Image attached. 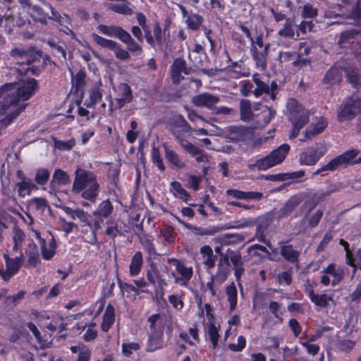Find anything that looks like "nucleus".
<instances>
[{"mask_svg": "<svg viewBox=\"0 0 361 361\" xmlns=\"http://www.w3.org/2000/svg\"><path fill=\"white\" fill-rule=\"evenodd\" d=\"M37 88L34 78H23L13 83H7L0 88V109L3 103L9 104L11 99L26 101L32 97Z\"/></svg>", "mask_w": 361, "mask_h": 361, "instance_id": "nucleus-1", "label": "nucleus"}, {"mask_svg": "<svg viewBox=\"0 0 361 361\" xmlns=\"http://www.w3.org/2000/svg\"><path fill=\"white\" fill-rule=\"evenodd\" d=\"M99 183L96 175L90 171L78 167L75 171L72 191L79 194L82 198L94 202L99 190Z\"/></svg>", "mask_w": 361, "mask_h": 361, "instance_id": "nucleus-2", "label": "nucleus"}, {"mask_svg": "<svg viewBox=\"0 0 361 361\" xmlns=\"http://www.w3.org/2000/svg\"><path fill=\"white\" fill-rule=\"evenodd\" d=\"M286 107L289 120L293 126L290 138L293 139L298 135L300 129L308 122L310 112L297 100L292 98L288 100Z\"/></svg>", "mask_w": 361, "mask_h": 361, "instance_id": "nucleus-3", "label": "nucleus"}, {"mask_svg": "<svg viewBox=\"0 0 361 361\" xmlns=\"http://www.w3.org/2000/svg\"><path fill=\"white\" fill-rule=\"evenodd\" d=\"M289 150L290 146L287 144H283L278 148L272 150L268 155L257 159L255 164H249V168L258 171L268 170L281 164L286 159Z\"/></svg>", "mask_w": 361, "mask_h": 361, "instance_id": "nucleus-4", "label": "nucleus"}, {"mask_svg": "<svg viewBox=\"0 0 361 361\" xmlns=\"http://www.w3.org/2000/svg\"><path fill=\"white\" fill-rule=\"evenodd\" d=\"M240 118L244 121H250L255 116V111H261L264 118L262 126L268 124L275 116L276 111L259 103L251 104L247 99H243L240 103Z\"/></svg>", "mask_w": 361, "mask_h": 361, "instance_id": "nucleus-5", "label": "nucleus"}, {"mask_svg": "<svg viewBox=\"0 0 361 361\" xmlns=\"http://www.w3.org/2000/svg\"><path fill=\"white\" fill-rule=\"evenodd\" d=\"M25 101H17V99H11L9 104L3 103V107L0 109V115L6 116L0 120V135L2 131L9 126L13 120L25 109Z\"/></svg>", "mask_w": 361, "mask_h": 361, "instance_id": "nucleus-6", "label": "nucleus"}, {"mask_svg": "<svg viewBox=\"0 0 361 361\" xmlns=\"http://www.w3.org/2000/svg\"><path fill=\"white\" fill-rule=\"evenodd\" d=\"M358 114H361V99L357 96H353L347 99L339 108L338 119L341 122L350 120Z\"/></svg>", "mask_w": 361, "mask_h": 361, "instance_id": "nucleus-7", "label": "nucleus"}, {"mask_svg": "<svg viewBox=\"0 0 361 361\" xmlns=\"http://www.w3.org/2000/svg\"><path fill=\"white\" fill-rule=\"evenodd\" d=\"M4 259L6 268H0V276L4 281H8L18 272L23 262V254L20 252L18 256L11 257L8 254L4 253Z\"/></svg>", "mask_w": 361, "mask_h": 361, "instance_id": "nucleus-8", "label": "nucleus"}, {"mask_svg": "<svg viewBox=\"0 0 361 361\" xmlns=\"http://www.w3.org/2000/svg\"><path fill=\"white\" fill-rule=\"evenodd\" d=\"M49 207L48 203L45 199L42 197H35L27 201L25 214L28 221H25L27 224L32 225L34 223L33 216H40Z\"/></svg>", "mask_w": 361, "mask_h": 361, "instance_id": "nucleus-9", "label": "nucleus"}, {"mask_svg": "<svg viewBox=\"0 0 361 361\" xmlns=\"http://www.w3.org/2000/svg\"><path fill=\"white\" fill-rule=\"evenodd\" d=\"M11 55L16 61V63L20 66H26L21 68H16L17 71L20 72V75L23 73H26L30 71L32 74L35 73L33 66H30V63L35 60V56L32 55V51H21L16 49L11 52Z\"/></svg>", "mask_w": 361, "mask_h": 361, "instance_id": "nucleus-10", "label": "nucleus"}, {"mask_svg": "<svg viewBox=\"0 0 361 361\" xmlns=\"http://www.w3.org/2000/svg\"><path fill=\"white\" fill-rule=\"evenodd\" d=\"M323 274L321 277V283L324 286H335L338 285L343 279V269L335 264H329L324 269Z\"/></svg>", "mask_w": 361, "mask_h": 361, "instance_id": "nucleus-11", "label": "nucleus"}, {"mask_svg": "<svg viewBox=\"0 0 361 361\" xmlns=\"http://www.w3.org/2000/svg\"><path fill=\"white\" fill-rule=\"evenodd\" d=\"M326 152V149L323 145H314L307 148L303 151L299 159L301 165H314Z\"/></svg>", "mask_w": 361, "mask_h": 361, "instance_id": "nucleus-12", "label": "nucleus"}, {"mask_svg": "<svg viewBox=\"0 0 361 361\" xmlns=\"http://www.w3.org/2000/svg\"><path fill=\"white\" fill-rule=\"evenodd\" d=\"M174 133L178 143L191 156L195 157L198 163L207 162L208 157L204 151L183 138L178 132L175 131Z\"/></svg>", "mask_w": 361, "mask_h": 361, "instance_id": "nucleus-13", "label": "nucleus"}, {"mask_svg": "<svg viewBox=\"0 0 361 361\" xmlns=\"http://www.w3.org/2000/svg\"><path fill=\"white\" fill-rule=\"evenodd\" d=\"M358 151L356 149L348 150L342 154L337 156L331 161H329L326 165L325 168L327 171H334L340 167L346 166L350 164L351 161L355 158L357 155Z\"/></svg>", "mask_w": 361, "mask_h": 361, "instance_id": "nucleus-14", "label": "nucleus"}, {"mask_svg": "<svg viewBox=\"0 0 361 361\" xmlns=\"http://www.w3.org/2000/svg\"><path fill=\"white\" fill-rule=\"evenodd\" d=\"M168 262L175 266L177 273L180 275V277H176L175 274H173L175 278V282L180 286H186L192 276V268L191 267H188L185 266L182 262L175 258H169L168 259Z\"/></svg>", "mask_w": 361, "mask_h": 361, "instance_id": "nucleus-15", "label": "nucleus"}, {"mask_svg": "<svg viewBox=\"0 0 361 361\" xmlns=\"http://www.w3.org/2000/svg\"><path fill=\"white\" fill-rule=\"evenodd\" d=\"M219 97L208 92L197 94L192 98V104L198 107H205L213 109L219 102Z\"/></svg>", "mask_w": 361, "mask_h": 361, "instance_id": "nucleus-16", "label": "nucleus"}, {"mask_svg": "<svg viewBox=\"0 0 361 361\" xmlns=\"http://www.w3.org/2000/svg\"><path fill=\"white\" fill-rule=\"evenodd\" d=\"M32 233L33 237L38 240V242L40 245L41 252L43 258L46 260L51 259L55 255L56 243L54 239L51 238V240L47 245L45 240L41 237L40 233L37 230L33 229Z\"/></svg>", "mask_w": 361, "mask_h": 361, "instance_id": "nucleus-17", "label": "nucleus"}, {"mask_svg": "<svg viewBox=\"0 0 361 361\" xmlns=\"http://www.w3.org/2000/svg\"><path fill=\"white\" fill-rule=\"evenodd\" d=\"M327 126V121L322 116L315 117L310 126L305 132L304 137L300 139L302 142H306L312 137L324 131Z\"/></svg>", "mask_w": 361, "mask_h": 361, "instance_id": "nucleus-18", "label": "nucleus"}, {"mask_svg": "<svg viewBox=\"0 0 361 361\" xmlns=\"http://www.w3.org/2000/svg\"><path fill=\"white\" fill-rule=\"evenodd\" d=\"M146 276L149 283L158 287L159 288L162 289L167 286L166 281L153 263L149 264V268L147 271Z\"/></svg>", "mask_w": 361, "mask_h": 361, "instance_id": "nucleus-19", "label": "nucleus"}, {"mask_svg": "<svg viewBox=\"0 0 361 361\" xmlns=\"http://www.w3.org/2000/svg\"><path fill=\"white\" fill-rule=\"evenodd\" d=\"M171 130L175 135V131L178 132L183 137V133H190L191 127L182 115H175L170 118Z\"/></svg>", "mask_w": 361, "mask_h": 361, "instance_id": "nucleus-20", "label": "nucleus"}, {"mask_svg": "<svg viewBox=\"0 0 361 361\" xmlns=\"http://www.w3.org/2000/svg\"><path fill=\"white\" fill-rule=\"evenodd\" d=\"M16 188L18 196L20 197L30 195L32 191L37 190V187L35 183L31 179L26 177H23L22 180L16 184Z\"/></svg>", "mask_w": 361, "mask_h": 361, "instance_id": "nucleus-21", "label": "nucleus"}, {"mask_svg": "<svg viewBox=\"0 0 361 361\" xmlns=\"http://www.w3.org/2000/svg\"><path fill=\"white\" fill-rule=\"evenodd\" d=\"M118 97L115 99V106L118 109L123 107L125 104L132 100V93L129 85L122 83L118 86Z\"/></svg>", "mask_w": 361, "mask_h": 361, "instance_id": "nucleus-22", "label": "nucleus"}, {"mask_svg": "<svg viewBox=\"0 0 361 361\" xmlns=\"http://www.w3.org/2000/svg\"><path fill=\"white\" fill-rule=\"evenodd\" d=\"M188 75L189 73L185 66V61L181 59H176L171 67V75L174 82H178L182 79L181 74Z\"/></svg>", "mask_w": 361, "mask_h": 361, "instance_id": "nucleus-23", "label": "nucleus"}, {"mask_svg": "<svg viewBox=\"0 0 361 361\" xmlns=\"http://www.w3.org/2000/svg\"><path fill=\"white\" fill-rule=\"evenodd\" d=\"M206 336L209 337L214 348L218 345L219 335V324H216L214 322L209 321L204 326Z\"/></svg>", "mask_w": 361, "mask_h": 361, "instance_id": "nucleus-24", "label": "nucleus"}, {"mask_svg": "<svg viewBox=\"0 0 361 361\" xmlns=\"http://www.w3.org/2000/svg\"><path fill=\"white\" fill-rule=\"evenodd\" d=\"M256 85L257 88L253 92L255 97H257L263 93H267L270 95L272 100L276 99L278 86L275 82H271L270 87L262 81L256 84Z\"/></svg>", "mask_w": 361, "mask_h": 361, "instance_id": "nucleus-25", "label": "nucleus"}, {"mask_svg": "<svg viewBox=\"0 0 361 361\" xmlns=\"http://www.w3.org/2000/svg\"><path fill=\"white\" fill-rule=\"evenodd\" d=\"M63 211L73 219H79L84 225L90 226V215L80 208L75 209L68 207H65Z\"/></svg>", "mask_w": 361, "mask_h": 361, "instance_id": "nucleus-26", "label": "nucleus"}, {"mask_svg": "<svg viewBox=\"0 0 361 361\" xmlns=\"http://www.w3.org/2000/svg\"><path fill=\"white\" fill-rule=\"evenodd\" d=\"M115 322V310L111 305H108L103 315L101 329L103 331L107 332Z\"/></svg>", "mask_w": 361, "mask_h": 361, "instance_id": "nucleus-27", "label": "nucleus"}, {"mask_svg": "<svg viewBox=\"0 0 361 361\" xmlns=\"http://www.w3.org/2000/svg\"><path fill=\"white\" fill-rule=\"evenodd\" d=\"M102 84L101 80H98L95 85L90 88L88 90L89 93V101H87L88 107L94 106L96 103L99 102L102 98V93L101 87Z\"/></svg>", "mask_w": 361, "mask_h": 361, "instance_id": "nucleus-28", "label": "nucleus"}, {"mask_svg": "<svg viewBox=\"0 0 361 361\" xmlns=\"http://www.w3.org/2000/svg\"><path fill=\"white\" fill-rule=\"evenodd\" d=\"M203 259V264L207 269H212L214 267L216 257L213 254L212 247L209 245H203L200 250Z\"/></svg>", "mask_w": 361, "mask_h": 361, "instance_id": "nucleus-29", "label": "nucleus"}, {"mask_svg": "<svg viewBox=\"0 0 361 361\" xmlns=\"http://www.w3.org/2000/svg\"><path fill=\"white\" fill-rule=\"evenodd\" d=\"M269 44L264 47L262 52L258 51L255 47L251 49L252 56L255 61L256 65L261 70H264L267 68V54Z\"/></svg>", "mask_w": 361, "mask_h": 361, "instance_id": "nucleus-30", "label": "nucleus"}, {"mask_svg": "<svg viewBox=\"0 0 361 361\" xmlns=\"http://www.w3.org/2000/svg\"><path fill=\"white\" fill-rule=\"evenodd\" d=\"M340 243L343 245L345 250V255H346V262L347 263L350 265L351 267H361V250H359L355 255V258L353 257L352 253L348 249V244L347 242H345L344 240H341Z\"/></svg>", "mask_w": 361, "mask_h": 361, "instance_id": "nucleus-31", "label": "nucleus"}, {"mask_svg": "<svg viewBox=\"0 0 361 361\" xmlns=\"http://www.w3.org/2000/svg\"><path fill=\"white\" fill-rule=\"evenodd\" d=\"M169 190L176 198L180 199L185 202H187L190 197L188 192L182 187L180 183L177 181L171 183Z\"/></svg>", "mask_w": 361, "mask_h": 361, "instance_id": "nucleus-32", "label": "nucleus"}, {"mask_svg": "<svg viewBox=\"0 0 361 361\" xmlns=\"http://www.w3.org/2000/svg\"><path fill=\"white\" fill-rule=\"evenodd\" d=\"M143 263V258L141 252H137L133 257L130 266V274L132 276H137L141 270Z\"/></svg>", "mask_w": 361, "mask_h": 361, "instance_id": "nucleus-33", "label": "nucleus"}, {"mask_svg": "<svg viewBox=\"0 0 361 361\" xmlns=\"http://www.w3.org/2000/svg\"><path fill=\"white\" fill-rule=\"evenodd\" d=\"M113 209L114 207L111 202L109 200H106L99 203L97 209L93 212V215L107 218L112 213Z\"/></svg>", "mask_w": 361, "mask_h": 361, "instance_id": "nucleus-34", "label": "nucleus"}, {"mask_svg": "<svg viewBox=\"0 0 361 361\" xmlns=\"http://www.w3.org/2000/svg\"><path fill=\"white\" fill-rule=\"evenodd\" d=\"M164 152L166 159L171 165L178 169H182L185 166V163L175 151L164 146Z\"/></svg>", "mask_w": 361, "mask_h": 361, "instance_id": "nucleus-35", "label": "nucleus"}, {"mask_svg": "<svg viewBox=\"0 0 361 361\" xmlns=\"http://www.w3.org/2000/svg\"><path fill=\"white\" fill-rule=\"evenodd\" d=\"M310 299L317 306L324 307L333 301V297L327 294H316L310 290Z\"/></svg>", "mask_w": 361, "mask_h": 361, "instance_id": "nucleus-36", "label": "nucleus"}, {"mask_svg": "<svg viewBox=\"0 0 361 361\" xmlns=\"http://www.w3.org/2000/svg\"><path fill=\"white\" fill-rule=\"evenodd\" d=\"M342 71L338 67H331L324 76V82L326 85H333L341 79Z\"/></svg>", "mask_w": 361, "mask_h": 361, "instance_id": "nucleus-37", "label": "nucleus"}, {"mask_svg": "<svg viewBox=\"0 0 361 361\" xmlns=\"http://www.w3.org/2000/svg\"><path fill=\"white\" fill-rule=\"evenodd\" d=\"M97 30L102 34L109 36V37H115L118 39L121 38V36L124 32V30L120 27L116 26H107L105 25H99L97 27Z\"/></svg>", "mask_w": 361, "mask_h": 361, "instance_id": "nucleus-38", "label": "nucleus"}, {"mask_svg": "<svg viewBox=\"0 0 361 361\" xmlns=\"http://www.w3.org/2000/svg\"><path fill=\"white\" fill-rule=\"evenodd\" d=\"M70 182V177L68 173L61 170L56 169L52 177L51 185L52 187H55L57 185H65Z\"/></svg>", "mask_w": 361, "mask_h": 361, "instance_id": "nucleus-39", "label": "nucleus"}, {"mask_svg": "<svg viewBox=\"0 0 361 361\" xmlns=\"http://www.w3.org/2000/svg\"><path fill=\"white\" fill-rule=\"evenodd\" d=\"M229 264L226 261V264L224 266L219 263L218 264V270L215 275H212L213 280L216 281L217 285L222 284L227 279L229 274Z\"/></svg>", "mask_w": 361, "mask_h": 361, "instance_id": "nucleus-40", "label": "nucleus"}, {"mask_svg": "<svg viewBox=\"0 0 361 361\" xmlns=\"http://www.w3.org/2000/svg\"><path fill=\"white\" fill-rule=\"evenodd\" d=\"M71 350L73 353H78V357L76 361H90L91 351L90 348L84 344L71 346Z\"/></svg>", "mask_w": 361, "mask_h": 361, "instance_id": "nucleus-41", "label": "nucleus"}, {"mask_svg": "<svg viewBox=\"0 0 361 361\" xmlns=\"http://www.w3.org/2000/svg\"><path fill=\"white\" fill-rule=\"evenodd\" d=\"M136 18L138 24L144 30L145 37L148 44L152 46H154V37L151 34V31L149 30V27L147 25L145 16L142 13H137Z\"/></svg>", "mask_w": 361, "mask_h": 361, "instance_id": "nucleus-42", "label": "nucleus"}, {"mask_svg": "<svg viewBox=\"0 0 361 361\" xmlns=\"http://www.w3.org/2000/svg\"><path fill=\"white\" fill-rule=\"evenodd\" d=\"M119 39L127 45V48L130 51L138 53L142 51V47L133 39L130 35L126 30H124Z\"/></svg>", "mask_w": 361, "mask_h": 361, "instance_id": "nucleus-43", "label": "nucleus"}, {"mask_svg": "<svg viewBox=\"0 0 361 361\" xmlns=\"http://www.w3.org/2000/svg\"><path fill=\"white\" fill-rule=\"evenodd\" d=\"M163 346L162 335L160 333L154 332L151 334L148 340V351H155Z\"/></svg>", "mask_w": 361, "mask_h": 361, "instance_id": "nucleus-44", "label": "nucleus"}, {"mask_svg": "<svg viewBox=\"0 0 361 361\" xmlns=\"http://www.w3.org/2000/svg\"><path fill=\"white\" fill-rule=\"evenodd\" d=\"M226 294L229 302L230 310L233 311L235 309L238 301L237 289L233 283L226 287Z\"/></svg>", "mask_w": 361, "mask_h": 361, "instance_id": "nucleus-45", "label": "nucleus"}, {"mask_svg": "<svg viewBox=\"0 0 361 361\" xmlns=\"http://www.w3.org/2000/svg\"><path fill=\"white\" fill-rule=\"evenodd\" d=\"M279 35L285 38H294L295 35L294 20L291 18H287L283 27L279 31Z\"/></svg>", "mask_w": 361, "mask_h": 361, "instance_id": "nucleus-46", "label": "nucleus"}, {"mask_svg": "<svg viewBox=\"0 0 361 361\" xmlns=\"http://www.w3.org/2000/svg\"><path fill=\"white\" fill-rule=\"evenodd\" d=\"M25 238V235L23 231L18 228H15L13 230V240L14 245L13 247V252H19V255L22 252L21 247Z\"/></svg>", "mask_w": 361, "mask_h": 361, "instance_id": "nucleus-47", "label": "nucleus"}, {"mask_svg": "<svg viewBox=\"0 0 361 361\" xmlns=\"http://www.w3.org/2000/svg\"><path fill=\"white\" fill-rule=\"evenodd\" d=\"M305 175V171L300 170L291 173H280L275 176H271L270 180H286L290 179H297L302 177Z\"/></svg>", "mask_w": 361, "mask_h": 361, "instance_id": "nucleus-48", "label": "nucleus"}, {"mask_svg": "<svg viewBox=\"0 0 361 361\" xmlns=\"http://www.w3.org/2000/svg\"><path fill=\"white\" fill-rule=\"evenodd\" d=\"M91 37L94 42L103 48L114 49L116 48V43L112 40L105 39L97 34L92 33Z\"/></svg>", "mask_w": 361, "mask_h": 361, "instance_id": "nucleus-49", "label": "nucleus"}, {"mask_svg": "<svg viewBox=\"0 0 361 361\" xmlns=\"http://www.w3.org/2000/svg\"><path fill=\"white\" fill-rule=\"evenodd\" d=\"M281 254L283 257L290 262H295L298 260L299 253L295 250L291 245L282 246Z\"/></svg>", "mask_w": 361, "mask_h": 361, "instance_id": "nucleus-50", "label": "nucleus"}, {"mask_svg": "<svg viewBox=\"0 0 361 361\" xmlns=\"http://www.w3.org/2000/svg\"><path fill=\"white\" fill-rule=\"evenodd\" d=\"M11 0H0V25L4 23V20L7 22L13 21L12 13L7 7L4 1H10Z\"/></svg>", "mask_w": 361, "mask_h": 361, "instance_id": "nucleus-51", "label": "nucleus"}, {"mask_svg": "<svg viewBox=\"0 0 361 361\" xmlns=\"http://www.w3.org/2000/svg\"><path fill=\"white\" fill-rule=\"evenodd\" d=\"M29 13L34 20L39 21L42 23L47 22V15L44 13L42 9L37 6H32L29 8Z\"/></svg>", "mask_w": 361, "mask_h": 361, "instance_id": "nucleus-52", "label": "nucleus"}, {"mask_svg": "<svg viewBox=\"0 0 361 361\" xmlns=\"http://www.w3.org/2000/svg\"><path fill=\"white\" fill-rule=\"evenodd\" d=\"M109 8L118 13L127 15L131 13V9L126 4L124 0L111 2L109 4Z\"/></svg>", "mask_w": 361, "mask_h": 361, "instance_id": "nucleus-53", "label": "nucleus"}, {"mask_svg": "<svg viewBox=\"0 0 361 361\" xmlns=\"http://www.w3.org/2000/svg\"><path fill=\"white\" fill-rule=\"evenodd\" d=\"M348 82L354 87H357L361 85L360 75L358 71L354 68H348L345 71Z\"/></svg>", "mask_w": 361, "mask_h": 361, "instance_id": "nucleus-54", "label": "nucleus"}, {"mask_svg": "<svg viewBox=\"0 0 361 361\" xmlns=\"http://www.w3.org/2000/svg\"><path fill=\"white\" fill-rule=\"evenodd\" d=\"M71 77H72V83L74 86H75L76 89L78 90L82 87L85 83V73L83 71H78L75 75L72 69H69Z\"/></svg>", "mask_w": 361, "mask_h": 361, "instance_id": "nucleus-55", "label": "nucleus"}, {"mask_svg": "<svg viewBox=\"0 0 361 361\" xmlns=\"http://www.w3.org/2000/svg\"><path fill=\"white\" fill-rule=\"evenodd\" d=\"M12 18L13 21L7 22L6 23V21L4 20V23L2 25H1V27H4L5 31L8 34L11 33L15 26L21 27L25 23V20L22 19L21 17L16 19L12 14Z\"/></svg>", "mask_w": 361, "mask_h": 361, "instance_id": "nucleus-56", "label": "nucleus"}, {"mask_svg": "<svg viewBox=\"0 0 361 361\" xmlns=\"http://www.w3.org/2000/svg\"><path fill=\"white\" fill-rule=\"evenodd\" d=\"M185 22L189 28L196 30L202 23V18L197 14L191 13L188 16Z\"/></svg>", "mask_w": 361, "mask_h": 361, "instance_id": "nucleus-57", "label": "nucleus"}, {"mask_svg": "<svg viewBox=\"0 0 361 361\" xmlns=\"http://www.w3.org/2000/svg\"><path fill=\"white\" fill-rule=\"evenodd\" d=\"M355 32L354 31H347L342 32L339 39V44L343 47H347L348 44H353L355 39Z\"/></svg>", "mask_w": 361, "mask_h": 361, "instance_id": "nucleus-58", "label": "nucleus"}, {"mask_svg": "<svg viewBox=\"0 0 361 361\" xmlns=\"http://www.w3.org/2000/svg\"><path fill=\"white\" fill-rule=\"evenodd\" d=\"M161 234L168 243H173L176 239L174 229L169 226H165L161 229Z\"/></svg>", "mask_w": 361, "mask_h": 361, "instance_id": "nucleus-59", "label": "nucleus"}, {"mask_svg": "<svg viewBox=\"0 0 361 361\" xmlns=\"http://www.w3.org/2000/svg\"><path fill=\"white\" fill-rule=\"evenodd\" d=\"M247 341L243 336H239L237 338V343H230L228 345V349L232 352H241L246 346Z\"/></svg>", "mask_w": 361, "mask_h": 361, "instance_id": "nucleus-60", "label": "nucleus"}, {"mask_svg": "<svg viewBox=\"0 0 361 361\" xmlns=\"http://www.w3.org/2000/svg\"><path fill=\"white\" fill-rule=\"evenodd\" d=\"M140 242L144 247L145 250L149 255L156 254L154 246L153 244V239L151 237L142 236L140 238Z\"/></svg>", "mask_w": 361, "mask_h": 361, "instance_id": "nucleus-61", "label": "nucleus"}, {"mask_svg": "<svg viewBox=\"0 0 361 361\" xmlns=\"http://www.w3.org/2000/svg\"><path fill=\"white\" fill-rule=\"evenodd\" d=\"M49 172L46 169H40L37 170L35 175V182L39 185H44L49 178Z\"/></svg>", "mask_w": 361, "mask_h": 361, "instance_id": "nucleus-62", "label": "nucleus"}, {"mask_svg": "<svg viewBox=\"0 0 361 361\" xmlns=\"http://www.w3.org/2000/svg\"><path fill=\"white\" fill-rule=\"evenodd\" d=\"M151 155L153 163L157 165L159 170L164 171L165 166L164 165L163 160L159 149L153 147Z\"/></svg>", "mask_w": 361, "mask_h": 361, "instance_id": "nucleus-63", "label": "nucleus"}, {"mask_svg": "<svg viewBox=\"0 0 361 361\" xmlns=\"http://www.w3.org/2000/svg\"><path fill=\"white\" fill-rule=\"evenodd\" d=\"M317 9L311 4H305L302 8V17L304 18H312L317 16Z\"/></svg>", "mask_w": 361, "mask_h": 361, "instance_id": "nucleus-64", "label": "nucleus"}]
</instances>
